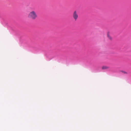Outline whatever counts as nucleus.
Masks as SVG:
<instances>
[{"label":"nucleus","mask_w":131,"mask_h":131,"mask_svg":"<svg viewBox=\"0 0 131 131\" xmlns=\"http://www.w3.org/2000/svg\"><path fill=\"white\" fill-rule=\"evenodd\" d=\"M38 16L36 12L34 10L30 12L28 15V18L32 20L35 19Z\"/></svg>","instance_id":"1"},{"label":"nucleus","mask_w":131,"mask_h":131,"mask_svg":"<svg viewBox=\"0 0 131 131\" xmlns=\"http://www.w3.org/2000/svg\"><path fill=\"white\" fill-rule=\"evenodd\" d=\"M73 17L75 21H76L78 17V14L76 11H74L73 14Z\"/></svg>","instance_id":"2"},{"label":"nucleus","mask_w":131,"mask_h":131,"mask_svg":"<svg viewBox=\"0 0 131 131\" xmlns=\"http://www.w3.org/2000/svg\"><path fill=\"white\" fill-rule=\"evenodd\" d=\"M107 36L108 38L110 40H112V37L110 36V33L109 32H108L107 33Z\"/></svg>","instance_id":"3"},{"label":"nucleus","mask_w":131,"mask_h":131,"mask_svg":"<svg viewBox=\"0 0 131 131\" xmlns=\"http://www.w3.org/2000/svg\"><path fill=\"white\" fill-rule=\"evenodd\" d=\"M109 67L107 66H103L102 67V68L103 69H108Z\"/></svg>","instance_id":"4"},{"label":"nucleus","mask_w":131,"mask_h":131,"mask_svg":"<svg viewBox=\"0 0 131 131\" xmlns=\"http://www.w3.org/2000/svg\"><path fill=\"white\" fill-rule=\"evenodd\" d=\"M123 73L125 74H127V73L125 71H123L122 72Z\"/></svg>","instance_id":"5"}]
</instances>
